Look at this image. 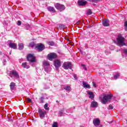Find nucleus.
<instances>
[{
	"label": "nucleus",
	"mask_w": 127,
	"mask_h": 127,
	"mask_svg": "<svg viewBox=\"0 0 127 127\" xmlns=\"http://www.w3.org/2000/svg\"><path fill=\"white\" fill-rule=\"evenodd\" d=\"M112 98H113V95L112 94L105 95L102 99L101 102L103 105H106Z\"/></svg>",
	"instance_id": "f257e3e1"
},
{
	"label": "nucleus",
	"mask_w": 127,
	"mask_h": 127,
	"mask_svg": "<svg viewBox=\"0 0 127 127\" xmlns=\"http://www.w3.org/2000/svg\"><path fill=\"white\" fill-rule=\"evenodd\" d=\"M125 38L122 37L121 36H119L118 38H117V45L119 46H124L125 45Z\"/></svg>",
	"instance_id": "f03ea898"
},
{
	"label": "nucleus",
	"mask_w": 127,
	"mask_h": 127,
	"mask_svg": "<svg viewBox=\"0 0 127 127\" xmlns=\"http://www.w3.org/2000/svg\"><path fill=\"white\" fill-rule=\"evenodd\" d=\"M63 67L65 70H68V69H71V68H72V64L70 62H64L63 64Z\"/></svg>",
	"instance_id": "7ed1b4c3"
},
{
	"label": "nucleus",
	"mask_w": 127,
	"mask_h": 127,
	"mask_svg": "<svg viewBox=\"0 0 127 127\" xmlns=\"http://www.w3.org/2000/svg\"><path fill=\"white\" fill-rule=\"evenodd\" d=\"M48 59L50 61H52L53 59L57 58V54L55 53H51L48 55Z\"/></svg>",
	"instance_id": "20e7f679"
},
{
	"label": "nucleus",
	"mask_w": 127,
	"mask_h": 127,
	"mask_svg": "<svg viewBox=\"0 0 127 127\" xmlns=\"http://www.w3.org/2000/svg\"><path fill=\"white\" fill-rule=\"evenodd\" d=\"M55 6L56 8H57V9H58V10H60L61 11H62L63 10H64L65 9V6L59 3H56Z\"/></svg>",
	"instance_id": "39448f33"
},
{
	"label": "nucleus",
	"mask_w": 127,
	"mask_h": 127,
	"mask_svg": "<svg viewBox=\"0 0 127 127\" xmlns=\"http://www.w3.org/2000/svg\"><path fill=\"white\" fill-rule=\"evenodd\" d=\"M54 64L56 70H58V69H59V67H61V61L58 60H56L54 62Z\"/></svg>",
	"instance_id": "423d86ee"
},
{
	"label": "nucleus",
	"mask_w": 127,
	"mask_h": 127,
	"mask_svg": "<svg viewBox=\"0 0 127 127\" xmlns=\"http://www.w3.org/2000/svg\"><path fill=\"white\" fill-rule=\"evenodd\" d=\"M36 48H37L38 51H43L45 49L44 45L41 43L37 44L36 45Z\"/></svg>",
	"instance_id": "0eeeda50"
},
{
	"label": "nucleus",
	"mask_w": 127,
	"mask_h": 127,
	"mask_svg": "<svg viewBox=\"0 0 127 127\" xmlns=\"http://www.w3.org/2000/svg\"><path fill=\"white\" fill-rule=\"evenodd\" d=\"M27 59L28 61H30V62H35V57L31 54L28 55Z\"/></svg>",
	"instance_id": "6e6552de"
},
{
	"label": "nucleus",
	"mask_w": 127,
	"mask_h": 127,
	"mask_svg": "<svg viewBox=\"0 0 127 127\" xmlns=\"http://www.w3.org/2000/svg\"><path fill=\"white\" fill-rule=\"evenodd\" d=\"M87 93L88 95V97L89 99H91V100H94V99H95V95L93 92L90 91H87Z\"/></svg>",
	"instance_id": "1a4fd4ad"
},
{
	"label": "nucleus",
	"mask_w": 127,
	"mask_h": 127,
	"mask_svg": "<svg viewBox=\"0 0 127 127\" xmlns=\"http://www.w3.org/2000/svg\"><path fill=\"white\" fill-rule=\"evenodd\" d=\"M102 24L104 26H110V21L108 19H104L102 21Z\"/></svg>",
	"instance_id": "9d476101"
},
{
	"label": "nucleus",
	"mask_w": 127,
	"mask_h": 127,
	"mask_svg": "<svg viewBox=\"0 0 127 127\" xmlns=\"http://www.w3.org/2000/svg\"><path fill=\"white\" fill-rule=\"evenodd\" d=\"M11 75H13L14 77H15L16 79H18V78H19V75H18V73L15 70H12L11 71Z\"/></svg>",
	"instance_id": "9b49d317"
},
{
	"label": "nucleus",
	"mask_w": 127,
	"mask_h": 127,
	"mask_svg": "<svg viewBox=\"0 0 127 127\" xmlns=\"http://www.w3.org/2000/svg\"><path fill=\"white\" fill-rule=\"evenodd\" d=\"M77 3L79 5H86L87 4V1L84 0H79L77 2Z\"/></svg>",
	"instance_id": "f8f14e48"
},
{
	"label": "nucleus",
	"mask_w": 127,
	"mask_h": 127,
	"mask_svg": "<svg viewBox=\"0 0 127 127\" xmlns=\"http://www.w3.org/2000/svg\"><path fill=\"white\" fill-rule=\"evenodd\" d=\"M101 122L98 119H95L93 121V123L95 126V127H97V126H99L100 125V123Z\"/></svg>",
	"instance_id": "ddd939ff"
},
{
	"label": "nucleus",
	"mask_w": 127,
	"mask_h": 127,
	"mask_svg": "<svg viewBox=\"0 0 127 127\" xmlns=\"http://www.w3.org/2000/svg\"><path fill=\"white\" fill-rule=\"evenodd\" d=\"M8 46L10 47V48H12L13 49H16L17 48L16 44L13 43H10L8 45Z\"/></svg>",
	"instance_id": "4468645a"
},
{
	"label": "nucleus",
	"mask_w": 127,
	"mask_h": 127,
	"mask_svg": "<svg viewBox=\"0 0 127 127\" xmlns=\"http://www.w3.org/2000/svg\"><path fill=\"white\" fill-rule=\"evenodd\" d=\"M39 113L40 118L41 119H43L44 118H45L46 112H43L42 110H39Z\"/></svg>",
	"instance_id": "2eb2a0df"
},
{
	"label": "nucleus",
	"mask_w": 127,
	"mask_h": 127,
	"mask_svg": "<svg viewBox=\"0 0 127 127\" xmlns=\"http://www.w3.org/2000/svg\"><path fill=\"white\" fill-rule=\"evenodd\" d=\"M90 107H91V108H97V107H98V102H97L96 101L91 102Z\"/></svg>",
	"instance_id": "dca6fc26"
},
{
	"label": "nucleus",
	"mask_w": 127,
	"mask_h": 127,
	"mask_svg": "<svg viewBox=\"0 0 127 127\" xmlns=\"http://www.w3.org/2000/svg\"><path fill=\"white\" fill-rule=\"evenodd\" d=\"M82 85L83 88H85L86 89H91V86L84 81L82 82Z\"/></svg>",
	"instance_id": "f3484780"
},
{
	"label": "nucleus",
	"mask_w": 127,
	"mask_h": 127,
	"mask_svg": "<svg viewBox=\"0 0 127 127\" xmlns=\"http://www.w3.org/2000/svg\"><path fill=\"white\" fill-rule=\"evenodd\" d=\"M64 89L65 90V91H67L68 93H70L71 92V87L70 86H64Z\"/></svg>",
	"instance_id": "a211bd4d"
},
{
	"label": "nucleus",
	"mask_w": 127,
	"mask_h": 127,
	"mask_svg": "<svg viewBox=\"0 0 127 127\" xmlns=\"http://www.w3.org/2000/svg\"><path fill=\"white\" fill-rule=\"evenodd\" d=\"M47 9L49 11H51V12H56V11L54 7L51 6L48 7Z\"/></svg>",
	"instance_id": "6ab92c4d"
},
{
	"label": "nucleus",
	"mask_w": 127,
	"mask_h": 127,
	"mask_svg": "<svg viewBox=\"0 0 127 127\" xmlns=\"http://www.w3.org/2000/svg\"><path fill=\"white\" fill-rule=\"evenodd\" d=\"M14 87H15V83L14 82H11L10 84V90H14Z\"/></svg>",
	"instance_id": "aec40b11"
},
{
	"label": "nucleus",
	"mask_w": 127,
	"mask_h": 127,
	"mask_svg": "<svg viewBox=\"0 0 127 127\" xmlns=\"http://www.w3.org/2000/svg\"><path fill=\"white\" fill-rule=\"evenodd\" d=\"M24 48V46L23 45V44L22 43H19L18 44V49L19 50H22Z\"/></svg>",
	"instance_id": "412c9836"
},
{
	"label": "nucleus",
	"mask_w": 127,
	"mask_h": 127,
	"mask_svg": "<svg viewBox=\"0 0 127 127\" xmlns=\"http://www.w3.org/2000/svg\"><path fill=\"white\" fill-rule=\"evenodd\" d=\"M22 67H23V68H26V69H28V68H29V66L27 65V64L26 63H22Z\"/></svg>",
	"instance_id": "4be33fe9"
},
{
	"label": "nucleus",
	"mask_w": 127,
	"mask_h": 127,
	"mask_svg": "<svg viewBox=\"0 0 127 127\" xmlns=\"http://www.w3.org/2000/svg\"><path fill=\"white\" fill-rule=\"evenodd\" d=\"M44 100H45V97L44 96H42L39 98L40 103L43 104V103H44Z\"/></svg>",
	"instance_id": "5701e85b"
},
{
	"label": "nucleus",
	"mask_w": 127,
	"mask_h": 127,
	"mask_svg": "<svg viewBox=\"0 0 127 127\" xmlns=\"http://www.w3.org/2000/svg\"><path fill=\"white\" fill-rule=\"evenodd\" d=\"M44 66H49L50 64H49V62L45 61L43 63Z\"/></svg>",
	"instance_id": "b1692460"
},
{
	"label": "nucleus",
	"mask_w": 127,
	"mask_h": 127,
	"mask_svg": "<svg viewBox=\"0 0 127 127\" xmlns=\"http://www.w3.org/2000/svg\"><path fill=\"white\" fill-rule=\"evenodd\" d=\"M44 108L45 110H46L47 111H49L50 108L48 107V103H46L45 104Z\"/></svg>",
	"instance_id": "393cba45"
},
{
	"label": "nucleus",
	"mask_w": 127,
	"mask_h": 127,
	"mask_svg": "<svg viewBox=\"0 0 127 127\" xmlns=\"http://www.w3.org/2000/svg\"><path fill=\"white\" fill-rule=\"evenodd\" d=\"M37 45V44H36L33 42H31L29 44V46H30V47H34V46L36 47Z\"/></svg>",
	"instance_id": "a878e982"
},
{
	"label": "nucleus",
	"mask_w": 127,
	"mask_h": 127,
	"mask_svg": "<svg viewBox=\"0 0 127 127\" xmlns=\"http://www.w3.org/2000/svg\"><path fill=\"white\" fill-rule=\"evenodd\" d=\"M52 127H58V123L54 122L52 125Z\"/></svg>",
	"instance_id": "bb28decb"
},
{
	"label": "nucleus",
	"mask_w": 127,
	"mask_h": 127,
	"mask_svg": "<svg viewBox=\"0 0 127 127\" xmlns=\"http://www.w3.org/2000/svg\"><path fill=\"white\" fill-rule=\"evenodd\" d=\"M48 44L49 45H50L51 46H54L55 44H54V43L53 42L51 41V42H49L48 43Z\"/></svg>",
	"instance_id": "cd10ccee"
},
{
	"label": "nucleus",
	"mask_w": 127,
	"mask_h": 127,
	"mask_svg": "<svg viewBox=\"0 0 127 127\" xmlns=\"http://www.w3.org/2000/svg\"><path fill=\"white\" fill-rule=\"evenodd\" d=\"M87 14H88V15H91V14H92V11L91 10V9H89L88 10H87Z\"/></svg>",
	"instance_id": "c85d7f7f"
},
{
	"label": "nucleus",
	"mask_w": 127,
	"mask_h": 127,
	"mask_svg": "<svg viewBox=\"0 0 127 127\" xmlns=\"http://www.w3.org/2000/svg\"><path fill=\"white\" fill-rule=\"evenodd\" d=\"M59 27H60V28H61V29H64V28H65V25H62V24H60L59 25Z\"/></svg>",
	"instance_id": "c756f323"
},
{
	"label": "nucleus",
	"mask_w": 127,
	"mask_h": 127,
	"mask_svg": "<svg viewBox=\"0 0 127 127\" xmlns=\"http://www.w3.org/2000/svg\"><path fill=\"white\" fill-rule=\"evenodd\" d=\"M120 77V74L119 73H117L115 76H114V79H118Z\"/></svg>",
	"instance_id": "7c9ffc66"
},
{
	"label": "nucleus",
	"mask_w": 127,
	"mask_h": 127,
	"mask_svg": "<svg viewBox=\"0 0 127 127\" xmlns=\"http://www.w3.org/2000/svg\"><path fill=\"white\" fill-rule=\"evenodd\" d=\"M63 110L59 111V116H60V117L63 116Z\"/></svg>",
	"instance_id": "2f4dec72"
},
{
	"label": "nucleus",
	"mask_w": 127,
	"mask_h": 127,
	"mask_svg": "<svg viewBox=\"0 0 127 127\" xmlns=\"http://www.w3.org/2000/svg\"><path fill=\"white\" fill-rule=\"evenodd\" d=\"M89 1H91V2H97L99 1V0H88Z\"/></svg>",
	"instance_id": "473e14b6"
},
{
	"label": "nucleus",
	"mask_w": 127,
	"mask_h": 127,
	"mask_svg": "<svg viewBox=\"0 0 127 127\" xmlns=\"http://www.w3.org/2000/svg\"><path fill=\"white\" fill-rule=\"evenodd\" d=\"M123 52L125 54V55H127V49H123Z\"/></svg>",
	"instance_id": "72a5a7b5"
},
{
	"label": "nucleus",
	"mask_w": 127,
	"mask_h": 127,
	"mask_svg": "<svg viewBox=\"0 0 127 127\" xmlns=\"http://www.w3.org/2000/svg\"><path fill=\"white\" fill-rule=\"evenodd\" d=\"M113 109H114V106H113V105H110L109 107L108 108L109 110H113Z\"/></svg>",
	"instance_id": "f704fd0d"
},
{
	"label": "nucleus",
	"mask_w": 127,
	"mask_h": 127,
	"mask_svg": "<svg viewBox=\"0 0 127 127\" xmlns=\"http://www.w3.org/2000/svg\"><path fill=\"white\" fill-rule=\"evenodd\" d=\"M30 28V25L29 24H27L26 27V29L27 30H28Z\"/></svg>",
	"instance_id": "c9c22d12"
},
{
	"label": "nucleus",
	"mask_w": 127,
	"mask_h": 127,
	"mask_svg": "<svg viewBox=\"0 0 127 127\" xmlns=\"http://www.w3.org/2000/svg\"><path fill=\"white\" fill-rule=\"evenodd\" d=\"M81 66L83 67V69H84L85 70H87V67L85 64H82Z\"/></svg>",
	"instance_id": "e433bc0d"
},
{
	"label": "nucleus",
	"mask_w": 127,
	"mask_h": 127,
	"mask_svg": "<svg viewBox=\"0 0 127 127\" xmlns=\"http://www.w3.org/2000/svg\"><path fill=\"white\" fill-rule=\"evenodd\" d=\"M92 84H93V87H94V88L97 87V86L96 85V83H95V82H93Z\"/></svg>",
	"instance_id": "4c0bfd02"
},
{
	"label": "nucleus",
	"mask_w": 127,
	"mask_h": 127,
	"mask_svg": "<svg viewBox=\"0 0 127 127\" xmlns=\"http://www.w3.org/2000/svg\"><path fill=\"white\" fill-rule=\"evenodd\" d=\"M73 77L74 78V79H75V80H78V78H77V75L74 74V75H73Z\"/></svg>",
	"instance_id": "58836bf2"
},
{
	"label": "nucleus",
	"mask_w": 127,
	"mask_h": 127,
	"mask_svg": "<svg viewBox=\"0 0 127 127\" xmlns=\"http://www.w3.org/2000/svg\"><path fill=\"white\" fill-rule=\"evenodd\" d=\"M18 25H21V21H18V23H17Z\"/></svg>",
	"instance_id": "ea45409f"
},
{
	"label": "nucleus",
	"mask_w": 127,
	"mask_h": 127,
	"mask_svg": "<svg viewBox=\"0 0 127 127\" xmlns=\"http://www.w3.org/2000/svg\"><path fill=\"white\" fill-rule=\"evenodd\" d=\"M27 101L28 102H29V103L31 102V99L30 98H28L27 99Z\"/></svg>",
	"instance_id": "a19ab883"
},
{
	"label": "nucleus",
	"mask_w": 127,
	"mask_h": 127,
	"mask_svg": "<svg viewBox=\"0 0 127 127\" xmlns=\"http://www.w3.org/2000/svg\"><path fill=\"white\" fill-rule=\"evenodd\" d=\"M125 27H127V21H126V22H125Z\"/></svg>",
	"instance_id": "79ce46f5"
},
{
	"label": "nucleus",
	"mask_w": 127,
	"mask_h": 127,
	"mask_svg": "<svg viewBox=\"0 0 127 127\" xmlns=\"http://www.w3.org/2000/svg\"><path fill=\"white\" fill-rule=\"evenodd\" d=\"M45 71L46 72H48V68H45Z\"/></svg>",
	"instance_id": "37998d69"
},
{
	"label": "nucleus",
	"mask_w": 127,
	"mask_h": 127,
	"mask_svg": "<svg viewBox=\"0 0 127 127\" xmlns=\"http://www.w3.org/2000/svg\"><path fill=\"white\" fill-rule=\"evenodd\" d=\"M4 62L5 63V62H6V60H3V65H5V64H4Z\"/></svg>",
	"instance_id": "c03bdc74"
},
{
	"label": "nucleus",
	"mask_w": 127,
	"mask_h": 127,
	"mask_svg": "<svg viewBox=\"0 0 127 127\" xmlns=\"http://www.w3.org/2000/svg\"><path fill=\"white\" fill-rule=\"evenodd\" d=\"M9 121H10V122H12L13 119H12V118H11Z\"/></svg>",
	"instance_id": "a18cd8bd"
},
{
	"label": "nucleus",
	"mask_w": 127,
	"mask_h": 127,
	"mask_svg": "<svg viewBox=\"0 0 127 127\" xmlns=\"http://www.w3.org/2000/svg\"><path fill=\"white\" fill-rule=\"evenodd\" d=\"M76 24H80V22H79V21L77 22Z\"/></svg>",
	"instance_id": "49530a36"
},
{
	"label": "nucleus",
	"mask_w": 127,
	"mask_h": 127,
	"mask_svg": "<svg viewBox=\"0 0 127 127\" xmlns=\"http://www.w3.org/2000/svg\"><path fill=\"white\" fill-rule=\"evenodd\" d=\"M125 30L126 31H127V27H125Z\"/></svg>",
	"instance_id": "de8ad7c7"
},
{
	"label": "nucleus",
	"mask_w": 127,
	"mask_h": 127,
	"mask_svg": "<svg viewBox=\"0 0 127 127\" xmlns=\"http://www.w3.org/2000/svg\"><path fill=\"white\" fill-rule=\"evenodd\" d=\"M119 51H120V50H117V52H119Z\"/></svg>",
	"instance_id": "09e8293b"
},
{
	"label": "nucleus",
	"mask_w": 127,
	"mask_h": 127,
	"mask_svg": "<svg viewBox=\"0 0 127 127\" xmlns=\"http://www.w3.org/2000/svg\"><path fill=\"white\" fill-rule=\"evenodd\" d=\"M56 102H57V103H58V101L57 100V101H56Z\"/></svg>",
	"instance_id": "8fccbe9b"
},
{
	"label": "nucleus",
	"mask_w": 127,
	"mask_h": 127,
	"mask_svg": "<svg viewBox=\"0 0 127 127\" xmlns=\"http://www.w3.org/2000/svg\"><path fill=\"white\" fill-rule=\"evenodd\" d=\"M9 54H10H10H11V52H10V53H9Z\"/></svg>",
	"instance_id": "3c124183"
},
{
	"label": "nucleus",
	"mask_w": 127,
	"mask_h": 127,
	"mask_svg": "<svg viewBox=\"0 0 127 127\" xmlns=\"http://www.w3.org/2000/svg\"><path fill=\"white\" fill-rule=\"evenodd\" d=\"M5 57H6V58H7V57L6 56H5Z\"/></svg>",
	"instance_id": "603ef678"
},
{
	"label": "nucleus",
	"mask_w": 127,
	"mask_h": 127,
	"mask_svg": "<svg viewBox=\"0 0 127 127\" xmlns=\"http://www.w3.org/2000/svg\"><path fill=\"white\" fill-rule=\"evenodd\" d=\"M80 127H83L81 126Z\"/></svg>",
	"instance_id": "864d4df0"
}]
</instances>
